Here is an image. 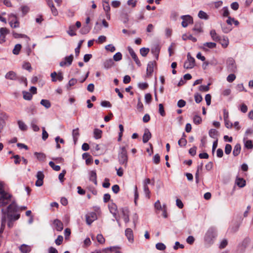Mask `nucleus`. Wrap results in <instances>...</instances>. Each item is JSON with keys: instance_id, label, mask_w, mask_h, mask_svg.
I'll use <instances>...</instances> for the list:
<instances>
[{"instance_id": "f257e3e1", "label": "nucleus", "mask_w": 253, "mask_h": 253, "mask_svg": "<svg viewBox=\"0 0 253 253\" xmlns=\"http://www.w3.org/2000/svg\"><path fill=\"white\" fill-rule=\"evenodd\" d=\"M19 210L16 203L12 202L7 208L6 212L3 213L1 218V225L0 232H2L6 223L9 228L13 226V222L18 219L20 217V214L15 213Z\"/></svg>"}, {"instance_id": "f03ea898", "label": "nucleus", "mask_w": 253, "mask_h": 253, "mask_svg": "<svg viewBox=\"0 0 253 253\" xmlns=\"http://www.w3.org/2000/svg\"><path fill=\"white\" fill-rule=\"evenodd\" d=\"M216 230L214 227H210L207 231L205 236V241L209 246L212 245L214 242V240L216 237Z\"/></svg>"}, {"instance_id": "7ed1b4c3", "label": "nucleus", "mask_w": 253, "mask_h": 253, "mask_svg": "<svg viewBox=\"0 0 253 253\" xmlns=\"http://www.w3.org/2000/svg\"><path fill=\"white\" fill-rule=\"evenodd\" d=\"M11 195L4 191L2 185L0 182V207L8 204L11 201Z\"/></svg>"}, {"instance_id": "20e7f679", "label": "nucleus", "mask_w": 253, "mask_h": 253, "mask_svg": "<svg viewBox=\"0 0 253 253\" xmlns=\"http://www.w3.org/2000/svg\"><path fill=\"white\" fill-rule=\"evenodd\" d=\"M118 161L120 164L126 167L128 161L127 151L125 147L121 148V151L118 154Z\"/></svg>"}, {"instance_id": "39448f33", "label": "nucleus", "mask_w": 253, "mask_h": 253, "mask_svg": "<svg viewBox=\"0 0 253 253\" xmlns=\"http://www.w3.org/2000/svg\"><path fill=\"white\" fill-rule=\"evenodd\" d=\"M187 59L184 64V68L186 69H192L195 66V60L190 53L187 54Z\"/></svg>"}, {"instance_id": "423d86ee", "label": "nucleus", "mask_w": 253, "mask_h": 253, "mask_svg": "<svg viewBox=\"0 0 253 253\" xmlns=\"http://www.w3.org/2000/svg\"><path fill=\"white\" fill-rule=\"evenodd\" d=\"M227 67L229 72H235L237 70L235 61L232 58H229L227 59Z\"/></svg>"}, {"instance_id": "0eeeda50", "label": "nucleus", "mask_w": 253, "mask_h": 253, "mask_svg": "<svg viewBox=\"0 0 253 253\" xmlns=\"http://www.w3.org/2000/svg\"><path fill=\"white\" fill-rule=\"evenodd\" d=\"M86 223L90 225L94 220L97 219V215L95 212H91L88 213L85 215Z\"/></svg>"}, {"instance_id": "6e6552de", "label": "nucleus", "mask_w": 253, "mask_h": 253, "mask_svg": "<svg viewBox=\"0 0 253 253\" xmlns=\"http://www.w3.org/2000/svg\"><path fill=\"white\" fill-rule=\"evenodd\" d=\"M73 60V55L71 54L68 56L65 57L64 59L60 62V66L61 67L63 66H69L71 65Z\"/></svg>"}, {"instance_id": "1a4fd4ad", "label": "nucleus", "mask_w": 253, "mask_h": 253, "mask_svg": "<svg viewBox=\"0 0 253 253\" xmlns=\"http://www.w3.org/2000/svg\"><path fill=\"white\" fill-rule=\"evenodd\" d=\"M8 119V116L5 113L0 114V132L6 125V121Z\"/></svg>"}, {"instance_id": "9d476101", "label": "nucleus", "mask_w": 253, "mask_h": 253, "mask_svg": "<svg viewBox=\"0 0 253 253\" xmlns=\"http://www.w3.org/2000/svg\"><path fill=\"white\" fill-rule=\"evenodd\" d=\"M36 177L37 180L35 183L36 186L38 187L42 186L43 185V180L44 177L43 172L41 171H38L37 173Z\"/></svg>"}, {"instance_id": "9b49d317", "label": "nucleus", "mask_w": 253, "mask_h": 253, "mask_svg": "<svg viewBox=\"0 0 253 253\" xmlns=\"http://www.w3.org/2000/svg\"><path fill=\"white\" fill-rule=\"evenodd\" d=\"M181 18L182 19L181 25L183 27H186L193 22L192 18L190 15H183Z\"/></svg>"}, {"instance_id": "f8f14e48", "label": "nucleus", "mask_w": 253, "mask_h": 253, "mask_svg": "<svg viewBox=\"0 0 253 253\" xmlns=\"http://www.w3.org/2000/svg\"><path fill=\"white\" fill-rule=\"evenodd\" d=\"M9 33V31L6 28H1L0 29V43H2L5 42V36Z\"/></svg>"}, {"instance_id": "ddd939ff", "label": "nucleus", "mask_w": 253, "mask_h": 253, "mask_svg": "<svg viewBox=\"0 0 253 253\" xmlns=\"http://www.w3.org/2000/svg\"><path fill=\"white\" fill-rule=\"evenodd\" d=\"M109 209L110 212L113 214L114 217L116 218V220L119 224V219L117 217V207L114 203H112L109 205Z\"/></svg>"}, {"instance_id": "4468645a", "label": "nucleus", "mask_w": 253, "mask_h": 253, "mask_svg": "<svg viewBox=\"0 0 253 253\" xmlns=\"http://www.w3.org/2000/svg\"><path fill=\"white\" fill-rule=\"evenodd\" d=\"M127 49H128V51L129 54H130L131 56L132 57V58L133 59V60L135 62L136 64L138 66H141L140 61H139V59L138 58L136 54H135V53L134 51V50H133V49L131 47H130V46H128L127 47Z\"/></svg>"}, {"instance_id": "2eb2a0df", "label": "nucleus", "mask_w": 253, "mask_h": 253, "mask_svg": "<svg viewBox=\"0 0 253 253\" xmlns=\"http://www.w3.org/2000/svg\"><path fill=\"white\" fill-rule=\"evenodd\" d=\"M155 64V61H150L148 63L147 67V75L150 76L154 71V67Z\"/></svg>"}, {"instance_id": "dca6fc26", "label": "nucleus", "mask_w": 253, "mask_h": 253, "mask_svg": "<svg viewBox=\"0 0 253 253\" xmlns=\"http://www.w3.org/2000/svg\"><path fill=\"white\" fill-rule=\"evenodd\" d=\"M121 211L123 215L124 221L126 223H128L129 221V211L128 210V209L126 208H122Z\"/></svg>"}, {"instance_id": "f3484780", "label": "nucleus", "mask_w": 253, "mask_h": 253, "mask_svg": "<svg viewBox=\"0 0 253 253\" xmlns=\"http://www.w3.org/2000/svg\"><path fill=\"white\" fill-rule=\"evenodd\" d=\"M151 137V133L148 128H145L143 135V142L144 143H147Z\"/></svg>"}, {"instance_id": "a211bd4d", "label": "nucleus", "mask_w": 253, "mask_h": 253, "mask_svg": "<svg viewBox=\"0 0 253 253\" xmlns=\"http://www.w3.org/2000/svg\"><path fill=\"white\" fill-rule=\"evenodd\" d=\"M125 235L127 237L128 240L130 242H132L133 241V235L132 231L130 228H127L125 231Z\"/></svg>"}, {"instance_id": "6ab92c4d", "label": "nucleus", "mask_w": 253, "mask_h": 253, "mask_svg": "<svg viewBox=\"0 0 253 253\" xmlns=\"http://www.w3.org/2000/svg\"><path fill=\"white\" fill-rule=\"evenodd\" d=\"M53 224H54L55 228L57 231H61L63 230V224L60 220L56 219L54 220Z\"/></svg>"}, {"instance_id": "aec40b11", "label": "nucleus", "mask_w": 253, "mask_h": 253, "mask_svg": "<svg viewBox=\"0 0 253 253\" xmlns=\"http://www.w3.org/2000/svg\"><path fill=\"white\" fill-rule=\"evenodd\" d=\"M218 42L223 48L227 47L229 44V40L228 38L224 36L220 37V40Z\"/></svg>"}, {"instance_id": "412c9836", "label": "nucleus", "mask_w": 253, "mask_h": 253, "mask_svg": "<svg viewBox=\"0 0 253 253\" xmlns=\"http://www.w3.org/2000/svg\"><path fill=\"white\" fill-rule=\"evenodd\" d=\"M5 78L6 79L11 80H16L17 79L16 74L13 71H9L7 72L5 75Z\"/></svg>"}, {"instance_id": "4be33fe9", "label": "nucleus", "mask_w": 253, "mask_h": 253, "mask_svg": "<svg viewBox=\"0 0 253 253\" xmlns=\"http://www.w3.org/2000/svg\"><path fill=\"white\" fill-rule=\"evenodd\" d=\"M216 44L215 42H207L203 44V46L202 47V48L204 50H207V49L206 48V47L209 48H214L216 47Z\"/></svg>"}, {"instance_id": "5701e85b", "label": "nucleus", "mask_w": 253, "mask_h": 253, "mask_svg": "<svg viewBox=\"0 0 253 253\" xmlns=\"http://www.w3.org/2000/svg\"><path fill=\"white\" fill-rule=\"evenodd\" d=\"M151 52L155 56L157 59H158L159 53L160 52V47L159 45L156 44L153 46L151 49Z\"/></svg>"}, {"instance_id": "b1692460", "label": "nucleus", "mask_w": 253, "mask_h": 253, "mask_svg": "<svg viewBox=\"0 0 253 253\" xmlns=\"http://www.w3.org/2000/svg\"><path fill=\"white\" fill-rule=\"evenodd\" d=\"M89 180L92 181L96 185L97 184L96 173L95 170L90 172Z\"/></svg>"}, {"instance_id": "393cba45", "label": "nucleus", "mask_w": 253, "mask_h": 253, "mask_svg": "<svg viewBox=\"0 0 253 253\" xmlns=\"http://www.w3.org/2000/svg\"><path fill=\"white\" fill-rule=\"evenodd\" d=\"M210 35L212 40L215 42H218L220 40V36L216 33L215 30H211L210 32Z\"/></svg>"}, {"instance_id": "a878e982", "label": "nucleus", "mask_w": 253, "mask_h": 253, "mask_svg": "<svg viewBox=\"0 0 253 253\" xmlns=\"http://www.w3.org/2000/svg\"><path fill=\"white\" fill-rule=\"evenodd\" d=\"M19 249L22 253H28L30 252L31 247L28 245L23 244L20 247Z\"/></svg>"}, {"instance_id": "bb28decb", "label": "nucleus", "mask_w": 253, "mask_h": 253, "mask_svg": "<svg viewBox=\"0 0 253 253\" xmlns=\"http://www.w3.org/2000/svg\"><path fill=\"white\" fill-rule=\"evenodd\" d=\"M34 155L40 161H45L46 159V155L43 153L35 152Z\"/></svg>"}, {"instance_id": "cd10ccee", "label": "nucleus", "mask_w": 253, "mask_h": 253, "mask_svg": "<svg viewBox=\"0 0 253 253\" xmlns=\"http://www.w3.org/2000/svg\"><path fill=\"white\" fill-rule=\"evenodd\" d=\"M247 138L244 137V142L245 146L246 148L249 149H252L253 148V141L251 140H246Z\"/></svg>"}, {"instance_id": "c85d7f7f", "label": "nucleus", "mask_w": 253, "mask_h": 253, "mask_svg": "<svg viewBox=\"0 0 253 253\" xmlns=\"http://www.w3.org/2000/svg\"><path fill=\"white\" fill-rule=\"evenodd\" d=\"M114 64L113 60L112 59H109L106 60L104 62V67L105 69L110 68Z\"/></svg>"}, {"instance_id": "c756f323", "label": "nucleus", "mask_w": 253, "mask_h": 253, "mask_svg": "<svg viewBox=\"0 0 253 253\" xmlns=\"http://www.w3.org/2000/svg\"><path fill=\"white\" fill-rule=\"evenodd\" d=\"M236 183L240 187H243L246 185V181L242 178L237 177L236 178Z\"/></svg>"}, {"instance_id": "7c9ffc66", "label": "nucleus", "mask_w": 253, "mask_h": 253, "mask_svg": "<svg viewBox=\"0 0 253 253\" xmlns=\"http://www.w3.org/2000/svg\"><path fill=\"white\" fill-rule=\"evenodd\" d=\"M218 133V131L215 129H211L209 132L210 136L216 140L217 139Z\"/></svg>"}, {"instance_id": "2f4dec72", "label": "nucleus", "mask_w": 253, "mask_h": 253, "mask_svg": "<svg viewBox=\"0 0 253 253\" xmlns=\"http://www.w3.org/2000/svg\"><path fill=\"white\" fill-rule=\"evenodd\" d=\"M79 135H80V133L79 132L78 128H77L73 130L72 136H73L74 141L75 143H76V142L77 141L78 137L79 136Z\"/></svg>"}, {"instance_id": "473e14b6", "label": "nucleus", "mask_w": 253, "mask_h": 253, "mask_svg": "<svg viewBox=\"0 0 253 253\" xmlns=\"http://www.w3.org/2000/svg\"><path fill=\"white\" fill-rule=\"evenodd\" d=\"M26 111L27 113L31 115H33L37 112L36 107L33 105L28 107L26 109Z\"/></svg>"}, {"instance_id": "72a5a7b5", "label": "nucleus", "mask_w": 253, "mask_h": 253, "mask_svg": "<svg viewBox=\"0 0 253 253\" xmlns=\"http://www.w3.org/2000/svg\"><path fill=\"white\" fill-rule=\"evenodd\" d=\"M241 151V145L240 144L238 143L236 144V145L234 146L233 151V154L234 156H238Z\"/></svg>"}, {"instance_id": "f704fd0d", "label": "nucleus", "mask_w": 253, "mask_h": 253, "mask_svg": "<svg viewBox=\"0 0 253 253\" xmlns=\"http://www.w3.org/2000/svg\"><path fill=\"white\" fill-rule=\"evenodd\" d=\"M41 104L46 109H48L51 107V103L49 100L46 99H42L40 102Z\"/></svg>"}, {"instance_id": "c9c22d12", "label": "nucleus", "mask_w": 253, "mask_h": 253, "mask_svg": "<svg viewBox=\"0 0 253 253\" xmlns=\"http://www.w3.org/2000/svg\"><path fill=\"white\" fill-rule=\"evenodd\" d=\"M37 121L34 119L31 121V126L34 131H38L40 130L39 127L36 125Z\"/></svg>"}, {"instance_id": "e433bc0d", "label": "nucleus", "mask_w": 253, "mask_h": 253, "mask_svg": "<svg viewBox=\"0 0 253 253\" xmlns=\"http://www.w3.org/2000/svg\"><path fill=\"white\" fill-rule=\"evenodd\" d=\"M102 131L98 128H95L94 130L93 134L94 137L95 139H99L101 137Z\"/></svg>"}, {"instance_id": "4c0bfd02", "label": "nucleus", "mask_w": 253, "mask_h": 253, "mask_svg": "<svg viewBox=\"0 0 253 253\" xmlns=\"http://www.w3.org/2000/svg\"><path fill=\"white\" fill-rule=\"evenodd\" d=\"M9 23L11 28H16L19 27V22L17 20V19H16L15 20H11L9 21Z\"/></svg>"}, {"instance_id": "58836bf2", "label": "nucleus", "mask_w": 253, "mask_h": 253, "mask_svg": "<svg viewBox=\"0 0 253 253\" xmlns=\"http://www.w3.org/2000/svg\"><path fill=\"white\" fill-rule=\"evenodd\" d=\"M21 47L22 46L20 44H16L12 50V53L15 55L19 54V52L21 49Z\"/></svg>"}, {"instance_id": "ea45409f", "label": "nucleus", "mask_w": 253, "mask_h": 253, "mask_svg": "<svg viewBox=\"0 0 253 253\" xmlns=\"http://www.w3.org/2000/svg\"><path fill=\"white\" fill-rule=\"evenodd\" d=\"M182 38L184 41L189 39L194 42H196L197 41V39L193 37L191 35H187L186 34H184L182 35Z\"/></svg>"}, {"instance_id": "a19ab883", "label": "nucleus", "mask_w": 253, "mask_h": 253, "mask_svg": "<svg viewBox=\"0 0 253 253\" xmlns=\"http://www.w3.org/2000/svg\"><path fill=\"white\" fill-rule=\"evenodd\" d=\"M76 28L73 25L70 26L69 28V30L67 31L68 34L71 36H74L76 35L75 33Z\"/></svg>"}, {"instance_id": "79ce46f5", "label": "nucleus", "mask_w": 253, "mask_h": 253, "mask_svg": "<svg viewBox=\"0 0 253 253\" xmlns=\"http://www.w3.org/2000/svg\"><path fill=\"white\" fill-rule=\"evenodd\" d=\"M23 98L26 100H31L32 98V94L27 91H23Z\"/></svg>"}, {"instance_id": "37998d69", "label": "nucleus", "mask_w": 253, "mask_h": 253, "mask_svg": "<svg viewBox=\"0 0 253 253\" xmlns=\"http://www.w3.org/2000/svg\"><path fill=\"white\" fill-rule=\"evenodd\" d=\"M120 249L119 247L117 246H114V247H110L109 248H106L104 249H103L102 252L105 253H108L109 252H113L115 250Z\"/></svg>"}, {"instance_id": "c03bdc74", "label": "nucleus", "mask_w": 253, "mask_h": 253, "mask_svg": "<svg viewBox=\"0 0 253 253\" xmlns=\"http://www.w3.org/2000/svg\"><path fill=\"white\" fill-rule=\"evenodd\" d=\"M198 16L201 19H204L206 20L209 18V16L207 14L202 10H200L199 12Z\"/></svg>"}, {"instance_id": "a18cd8bd", "label": "nucleus", "mask_w": 253, "mask_h": 253, "mask_svg": "<svg viewBox=\"0 0 253 253\" xmlns=\"http://www.w3.org/2000/svg\"><path fill=\"white\" fill-rule=\"evenodd\" d=\"M18 125L19 128L22 130H26L27 128V126L23 122L21 121H18Z\"/></svg>"}, {"instance_id": "49530a36", "label": "nucleus", "mask_w": 253, "mask_h": 253, "mask_svg": "<svg viewBox=\"0 0 253 253\" xmlns=\"http://www.w3.org/2000/svg\"><path fill=\"white\" fill-rule=\"evenodd\" d=\"M149 51V49L148 48L142 47L140 49V53L141 55L145 57L146 56Z\"/></svg>"}, {"instance_id": "de8ad7c7", "label": "nucleus", "mask_w": 253, "mask_h": 253, "mask_svg": "<svg viewBox=\"0 0 253 253\" xmlns=\"http://www.w3.org/2000/svg\"><path fill=\"white\" fill-rule=\"evenodd\" d=\"M194 98L195 102L197 103H200L203 100V97L202 95L199 94L198 93H196L194 94Z\"/></svg>"}, {"instance_id": "09e8293b", "label": "nucleus", "mask_w": 253, "mask_h": 253, "mask_svg": "<svg viewBox=\"0 0 253 253\" xmlns=\"http://www.w3.org/2000/svg\"><path fill=\"white\" fill-rule=\"evenodd\" d=\"M49 165L55 171H59L60 169V167L58 165H55L52 161L49 162Z\"/></svg>"}, {"instance_id": "8fccbe9b", "label": "nucleus", "mask_w": 253, "mask_h": 253, "mask_svg": "<svg viewBox=\"0 0 253 253\" xmlns=\"http://www.w3.org/2000/svg\"><path fill=\"white\" fill-rule=\"evenodd\" d=\"M122 58V55L121 52H117L113 56V60L115 61H120Z\"/></svg>"}, {"instance_id": "3c124183", "label": "nucleus", "mask_w": 253, "mask_h": 253, "mask_svg": "<svg viewBox=\"0 0 253 253\" xmlns=\"http://www.w3.org/2000/svg\"><path fill=\"white\" fill-rule=\"evenodd\" d=\"M156 248L160 251H164L166 249V246L162 243H158L156 245Z\"/></svg>"}, {"instance_id": "603ef678", "label": "nucleus", "mask_w": 253, "mask_h": 253, "mask_svg": "<svg viewBox=\"0 0 253 253\" xmlns=\"http://www.w3.org/2000/svg\"><path fill=\"white\" fill-rule=\"evenodd\" d=\"M21 10L22 11L23 16L25 15L29 11L30 8L27 5H23L21 7Z\"/></svg>"}, {"instance_id": "864d4df0", "label": "nucleus", "mask_w": 253, "mask_h": 253, "mask_svg": "<svg viewBox=\"0 0 253 253\" xmlns=\"http://www.w3.org/2000/svg\"><path fill=\"white\" fill-rule=\"evenodd\" d=\"M210 84H209L207 85H200L199 87V90L201 91H208L210 89L209 85Z\"/></svg>"}, {"instance_id": "5fc2aeb1", "label": "nucleus", "mask_w": 253, "mask_h": 253, "mask_svg": "<svg viewBox=\"0 0 253 253\" xmlns=\"http://www.w3.org/2000/svg\"><path fill=\"white\" fill-rule=\"evenodd\" d=\"M137 109L139 112H142L143 110V105L141 101L140 98H138L137 104Z\"/></svg>"}, {"instance_id": "6e6d98bb", "label": "nucleus", "mask_w": 253, "mask_h": 253, "mask_svg": "<svg viewBox=\"0 0 253 253\" xmlns=\"http://www.w3.org/2000/svg\"><path fill=\"white\" fill-rule=\"evenodd\" d=\"M222 11L223 12L222 13L223 16L227 17H230L229 16V10H228V8L227 7H224L222 9Z\"/></svg>"}, {"instance_id": "4d7b16f0", "label": "nucleus", "mask_w": 253, "mask_h": 253, "mask_svg": "<svg viewBox=\"0 0 253 253\" xmlns=\"http://www.w3.org/2000/svg\"><path fill=\"white\" fill-rule=\"evenodd\" d=\"M202 122V119L201 118L198 116V115H196L193 118V122L196 124V125H198V124H200Z\"/></svg>"}, {"instance_id": "13d9d810", "label": "nucleus", "mask_w": 253, "mask_h": 253, "mask_svg": "<svg viewBox=\"0 0 253 253\" xmlns=\"http://www.w3.org/2000/svg\"><path fill=\"white\" fill-rule=\"evenodd\" d=\"M98 242L100 244H104L105 243V239L101 234H98L96 237Z\"/></svg>"}, {"instance_id": "bf43d9fd", "label": "nucleus", "mask_w": 253, "mask_h": 253, "mask_svg": "<svg viewBox=\"0 0 253 253\" xmlns=\"http://www.w3.org/2000/svg\"><path fill=\"white\" fill-rule=\"evenodd\" d=\"M159 112L162 116H165L166 115L164 106L162 104H160L159 105Z\"/></svg>"}, {"instance_id": "052dcab7", "label": "nucleus", "mask_w": 253, "mask_h": 253, "mask_svg": "<svg viewBox=\"0 0 253 253\" xmlns=\"http://www.w3.org/2000/svg\"><path fill=\"white\" fill-rule=\"evenodd\" d=\"M144 191L145 192L146 197L148 198H150V191L149 189L148 185H143Z\"/></svg>"}, {"instance_id": "680f3d73", "label": "nucleus", "mask_w": 253, "mask_h": 253, "mask_svg": "<svg viewBox=\"0 0 253 253\" xmlns=\"http://www.w3.org/2000/svg\"><path fill=\"white\" fill-rule=\"evenodd\" d=\"M253 134V129L252 128H248L245 133V137L247 138V137Z\"/></svg>"}, {"instance_id": "e2e57ef3", "label": "nucleus", "mask_w": 253, "mask_h": 253, "mask_svg": "<svg viewBox=\"0 0 253 253\" xmlns=\"http://www.w3.org/2000/svg\"><path fill=\"white\" fill-rule=\"evenodd\" d=\"M236 79V76L233 74H231L229 75L227 77V81L229 83H232Z\"/></svg>"}, {"instance_id": "0e129e2a", "label": "nucleus", "mask_w": 253, "mask_h": 253, "mask_svg": "<svg viewBox=\"0 0 253 253\" xmlns=\"http://www.w3.org/2000/svg\"><path fill=\"white\" fill-rule=\"evenodd\" d=\"M63 240V237L61 235H59L57 238L55 240V243L57 245H60L62 244Z\"/></svg>"}, {"instance_id": "69168bd1", "label": "nucleus", "mask_w": 253, "mask_h": 253, "mask_svg": "<svg viewBox=\"0 0 253 253\" xmlns=\"http://www.w3.org/2000/svg\"><path fill=\"white\" fill-rule=\"evenodd\" d=\"M178 144L181 147L185 146L187 144V140L185 138H182L179 140Z\"/></svg>"}, {"instance_id": "338daca9", "label": "nucleus", "mask_w": 253, "mask_h": 253, "mask_svg": "<svg viewBox=\"0 0 253 253\" xmlns=\"http://www.w3.org/2000/svg\"><path fill=\"white\" fill-rule=\"evenodd\" d=\"M106 41V37L104 36H100L96 40V42L99 43H102Z\"/></svg>"}, {"instance_id": "774afa93", "label": "nucleus", "mask_w": 253, "mask_h": 253, "mask_svg": "<svg viewBox=\"0 0 253 253\" xmlns=\"http://www.w3.org/2000/svg\"><path fill=\"white\" fill-rule=\"evenodd\" d=\"M105 49L107 50H109L111 52H114L116 50L115 47L111 44H108L105 46Z\"/></svg>"}]
</instances>
